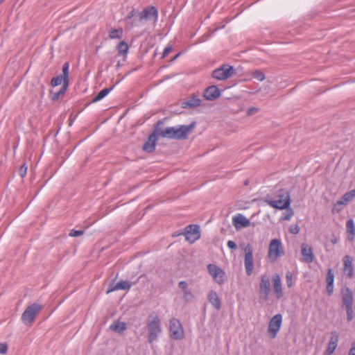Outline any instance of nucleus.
<instances>
[{"label": "nucleus", "mask_w": 355, "mask_h": 355, "mask_svg": "<svg viewBox=\"0 0 355 355\" xmlns=\"http://www.w3.org/2000/svg\"><path fill=\"white\" fill-rule=\"evenodd\" d=\"M232 223L236 230L248 227L250 225V220L241 214H237L233 216Z\"/></svg>", "instance_id": "obj_17"}, {"label": "nucleus", "mask_w": 355, "mask_h": 355, "mask_svg": "<svg viewBox=\"0 0 355 355\" xmlns=\"http://www.w3.org/2000/svg\"><path fill=\"white\" fill-rule=\"evenodd\" d=\"M230 248L232 250H236L238 247V245H228Z\"/></svg>", "instance_id": "obj_48"}, {"label": "nucleus", "mask_w": 355, "mask_h": 355, "mask_svg": "<svg viewBox=\"0 0 355 355\" xmlns=\"http://www.w3.org/2000/svg\"><path fill=\"white\" fill-rule=\"evenodd\" d=\"M169 334L173 340H182L184 338V332L180 321L173 318L169 321Z\"/></svg>", "instance_id": "obj_7"}, {"label": "nucleus", "mask_w": 355, "mask_h": 355, "mask_svg": "<svg viewBox=\"0 0 355 355\" xmlns=\"http://www.w3.org/2000/svg\"><path fill=\"white\" fill-rule=\"evenodd\" d=\"M42 306L36 303L27 306L21 315L22 321L26 324H31L36 315L42 311Z\"/></svg>", "instance_id": "obj_6"}, {"label": "nucleus", "mask_w": 355, "mask_h": 355, "mask_svg": "<svg viewBox=\"0 0 355 355\" xmlns=\"http://www.w3.org/2000/svg\"><path fill=\"white\" fill-rule=\"evenodd\" d=\"M196 126V123L193 122L189 125H180L178 128L168 127L165 129H160L159 135L164 138H168L172 139H185L187 138L189 134L193 130Z\"/></svg>", "instance_id": "obj_1"}, {"label": "nucleus", "mask_w": 355, "mask_h": 355, "mask_svg": "<svg viewBox=\"0 0 355 355\" xmlns=\"http://www.w3.org/2000/svg\"><path fill=\"white\" fill-rule=\"evenodd\" d=\"M288 213L284 216V220H290L293 215V211L291 209H287Z\"/></svg>", "instance_id": "obj_43"}, {"label": "nucleus", "mask_w": 355, "mask_h": 355, "mask_svg": "<svg viewBox=\"0 0 355 355\" xmlns=\"http://www.w3.org/2000/svg\"><path fill=\"white\" fill-rule=\"evenodd\" d=\"M346 227L347 233L349 234L348 238L351 237L350 239H352L355 235V225L354 220L352 219L348 220L346 223Z\"/></svg>", "instance_id": "obj_29"}, {"label": "nucleus", "mask_w": 355, "mask_h": 355, "mask_svg": "<svg viewBox=\"0 0 355 355\" xmlns=\"http://www.w3.org/2000/svg\"><path fill=\"white\" fill-rule=\"evenodd\" d=\"M269 244H281V242L279 239H272Z\"/></svg>", "instance_id": "obj_46"}, {"label": "nucleus", "mask_w": 355, "mask_h": 355, "mask_svg": "<svg viewBox=\"0 0 355 355\" xmlns=\"http://www.w3.org/2000/svg\"><path fill=\"white\" fill-rule=\"evenodd\" d=\"M111 88H105L103 90H101L92 100L93 103L97 102L101 99H103L104 97H105L109 92L112 90Z\"/></svg>", "instance_id": "obj_31"}, {"label": "nucleus", "mask_w": 355, "mask_h": 355, "mask_svg": "<svg viewBox=\"0 0 355 355\" xmlns=\"http://www.w3.org/2000/svg\"><path fill=\"white\" fill-rule=\"evenodd\" d=\"M286 285L288 288H291L293 284V274L291 272L288 271L286 274Z\"/></svg>", "instance_id": "obj_36"}, {"label": "nucleus", "mask_w": 355, "mask_h": 355, "mask_svg": "<svg viewBox=\"0 0 355 355\" xmlns=\"http://www.w3.org/2000/svg\"><path fill=\"white\" fill-rule=\"evenodd\" d=\"M348 355H355V342L352 343Z\"/></svg>", "instance_id": "obj_44"}, {"label": "nucleus", "mask_w": 355, "mask_h": 355, "mask_svg": "<svg viewBox=\"0 0 355 355\" xmlns=\"http://www.w3.org/2000/svg\"><path fill=\"white\" fill-rule=\"evenodd\" d=\"M28 166L26 164H24L21 166L19 170V174L21 178H24L27 173Z\"/></svg>", "instance_id": "obj_39"}, {"label": "nucleus", "mask_w": 355, "mask_h": 355, "mask_svg": "<svg viewBox=\"0 0 355 355\" xmlns=\"http://www.w3.org/2000/svg\"><path fill=\"white\" fill-rule=\"evenodd\" d=\"M355 198V189L351 190L345 193L341 199L338 200L333 208V211H340L342 209V206L347 205L349 202Z\"/></svg>", "instance_id": "obj_16"}, {"label": "nucleus", "mask_w": 355, "mask_h": 355, "mask_svg": "<svg viewBox=\"0 0 355 355\" xmlns=\"http://www.w3.org/2000/svg\"><path fill=\"white\" fill-rule=\"evenodd\" d=\"M265 202L273 208L278 209H288L291 205L290 195L288 191L280 189L277 191L275 199H265Z\"/></svg>", "instance_id": "obj_5"}, {"label": "nucleus", "mask_w": 355, "mask_h": 355, "mask_svg": "<svg viewBox=\"0 0 355 355\" xmlns=\"http://www.w3.org/2000/svg\"><path fill=\"white\" fill-rule=\"evenodd\" d=\"M234 74V68L232 66L224 64L212 72V77L218 80H225Z\"/></svg>", "instance_id": "obj_10"}, {"label": "nucleus", "mask_w": 355, "mask_h": 355, "mask_svg": "<svg viewBox=\"0 0 355 355\" xmlns=\"http://www.w3.org/2000/svg\"><path fill=\"white\" fill-rule=\"evenodd\" d=\"M178 288L181 289L183 294L184 302L189 303L194 299V295L191 290L189 288V284L186 281H181L178 283Z\"/></svg>", "instance_id": "obj_18"}, {"label": "nucleus", "mask_w": 355, "mask_h": 355, "mask_svg": "<svg viewBox=\"0 0 355 355\" xmlns=\"http://www.w3.org/2000/svg\"><path fill=\"white\" fill-rule=\"evenodd\" d=\"M272 280L274 286V293L277 299H280L283 296L281 277L278 274H275L273 276Z\"/></svg>", "instance_id": "obj_22"}, {"label": "nucleus", "mask_w": 355, "mask_h": 355, "mask_svg": "<svg viewBox=\"0 0 355 355\" xmlns=\"http://www.w3.org/2000/svg\"><path fill=\"white\" fill-rule=\"evenodd\" d=\"M201 100L196 96H193L190 99L182 103L183 107H196L200 106Z\"/></svg>", "instance_id": "obj_28"}, {"label": "nucleus", "mask_w": 355, "mask_h": 355, "mask_svg": "<svg viewBox=\"0 0 355 355\" xmlns=\"http://www.w3.org/2000/svg\"><path fill=\"white\" fill-rule=\"evenodd\" d=\"M302 254L303 256L304 261L306 263H311L314 259L313 250L310 245H302Z\"/></svg>", "instance_id": "obj_26"}, {"label": "nucleus", "mask_w": 355, "mask_h": 355, "mask_svg": "<svg viewBox=\"0 0 355 355\" xmlns=\"http://www.w3.org/2000/svg\"><path fill=\"white\" fill-rule=\"evenodd\" d=\"M158 19V10L153 6H147L139 13V21H152L155 24Z\"/></svg>", "instance_id": "obj_9"}, {"label": "nucleus", "mask_w": 355, "mask_h": 355, "mask_svg": "<svg viewBox=\"0 0 355 355\" xmlns=\"http://www.w3.org/2000/svg\"><path fill=\"white\" fill-rule=\"evenodd\" d=\"M250 74L254 78L259 81H263L266 78L265 74L259 70L252 71Z\"/></svg>", "instance_id": "obj_34"}, {"label": "nucleus", "mask_w": 355, "mask_h": 355, "mask_svg": "<svg viewBox=\"0 0 355 355\" xmlns=\"http://www.w3.org/2000/svg\"><path fill=\"white\" fill-rule=\"evenodd\" d=\"M132 284L126 281H121L116 284L112 282L109 285L107 293L118 291V290H129Z\"/></svg>", "instance_id": "obj_23"}, {"label": "nucleus", "mask_w": 355, "mask_h": 355, "mask_svg": "<svg viewBox=\"0 0 355 355\" xmlns=\"http://www.w3.org/2000/svg\"><path fill=\"white\" fill-rule=\"evenodd\" d=\"M282 322V316L278 313L273 316L269 321L268 332L271 338H275L279 331Z\"/></svg>", "instance_id": "obj_12"}, {"label": "nucleus", "mask_w": 355, "mask_h": 355, "mask_svg": "<svg viewBox=\"0 0 355 355\" xmlns=\"http://www.w3.org/2000/svg\"><path fill=\"white\" fill-rule=\"evenodd\" d=\"M85 233L84 230H71L70 232L69 233V236L71 237H77L83 236Z\"/></svg>", "instance_id": "obj_37"}, {"label": "nucleus", "mask_w": 355, "mask_h": 355, "mask_svg": "<svg viewBox=\"0 0 355 355\" xmlns=\"http://www.w3.org/2000/svg\"><path fill=\"white\" fill-rule=\"evenodd\" d=\"M220 96V91L215 85L208 87L204 92L203 96L206 100L214 101Z\"/></svg>", "instance_id": "obj_20"}, {"label": "nucleus", "mask_w": 355, "mask_h": 355, "mask_svg": "<svg viewBox=\"0 0 355 355\" xmlns=\"http://www.w3.org/2000/svg\"><path fill=\"white\" fill-rule=\"evenodd\" d=\"M284 254L282 245H269L268 258L271 262L277 261V258Z\"/></svg>", "instance_id": "obj_19"}, {"label": "nucleus", "mask_w": 355, "mask_h": 355, "mask_svg": "<svg viewBox=\"0 0 355 355\" xmlns=\"http://www.w3.org/2000/svg\"><path fill=\"white\" fill-rule=\"evenodd\" d=\"M245 252L244 265L245 268L246 274L250 275L252 273L254 268L253 257H252V248L251 245H245L243 248Z\"/></svg>", "instance_id": "obj_14"}, {"label": "nucleus", "mask_w": 355, "mask_h": 355, "mask_svg": "<svg viewBox=\"0 0 355 355\" xmlns=\"http://www.w3.org/2000/svg\"><path fill=\"white\" fill-rule=\"evenodd\" d=\"M123 36V29H112L110 31L109 37L110 39H121Z\"/></svg>", "instance_id": "obj_32"}, {"label": "nucleus", "mask_w": 355, "mask_h": 355, "mask_svg": "<svg viewBox=\"0 0 355 355\" xmlns=\"http://www.w3.org/2000/svg\"><path fill=\"white\" fill-rule=\"evenodd\" d=\"M270 280L267 274L261 276V281L259 287V297L260 300L266 301L270 293Z\"/></svg>", "instance_id": "obj_8"}, {"label": "nucleus", "mask_w": 355, "mask_h": 355, "mask_svg": "<svg viewBox=\"0 0 355 355\" xmlns=\"http://www.w3.org/2000/svg\"><path fill=\"white\" fill-rule=\"evenodd\" d=\"M338 334L336 331H334L331 333V338L329 342H333V343L336 345H338Z\"/></svg>", "instance_id": "obj_38"}, {"label": "nucleus", "mask_w": 355, "mask_h": 355, "mask_svg": "<svg viewBox=\"0 0 355 355\" xmlns=\"http://www.w3.org/2000/svg\"><path fill=\"white\" fill-rule=\"evenodd\" d=\"M159 132H160V129L157 126L154 132L148 137V140L144 143L143 146V150L144 151L152 153L155 150Z\"/></svg>", "instance_id": "obj_15"}, {"label": "nucleus", "mask_w": 355, "mask_h": 355, "mask_svg": "<svg viewBox=\"0 0 355 355\" xmlns=\"http://www.w3.org/2000/svg\"><path fill=\"white\" fill-rule=\"evenodd\" d=\"M110 329L118 334H123L127 329V324L124 322L116 320L110 325Z\"/></svg>", "instance_id": "obj_27"}, {"label": "nucleus", "mask_w": 355, "mask_h": 355, "mask_svg": "<svg viewBox=\"0 0 355 355\" xmlns=\"http://www.w3.org/2000/svg\"><path fill=\"white\" fill-rule=\"evenodd\" d=\"M334 274L331 268H329L326 276L327 291L329 296H331L334 292Z\"/></svg>", "instance_id": "obj_25"}, {"label": "nucleus", "mask_w": 355, "mask_h": 355, "mask_svg": "<svg viewBox=\"0 0 355 355\" xmlns=\"http://www.w3.org/2000/svg\"><path fill=\"white\" fill-rule=\"evenodd\" d=\"M173 237L180 236L178 241H186L189 243H193L200 237V227L198 225H189L182 232H175Z\"/></svg>", "instance_id": "obj_4"}, {"label": "nucleus", "mask_w": 355, "mask_h": 355, "mask_svg": "<svg viewBox=\"0 0 355 355\" xmlns=\"http://www.w3.org/2000/svg\"><path fill=\"white\" fill-rule=\"evenodd\" d=\"M172 51L171 46H167L164 50V52L162 53V58L166 57Z\"/></svg>", "instance_id": "obj_42"}, {"label": "nucleus", "mask_w": 355, "mask_h": 355, "mask_svg": "<svg viewBox=\"0 0 355 355\" xmlns=\"http://www.w3.org/2000/svg\"><path fill=\"white\" fill-rule=\"evenodd\" d=\"M69 62H65L62 66V73L65 76L64 85H62L59 92L53 94L52 99L54 101L58 100L60 98L62 97L67 91V87L69 85Z\"/></svg>", "instance_id": "obj_13"}, {"label": "nucleus", "mask_w": 355, "mask_h": 355, "mask_svg": "<svg viewBox=\"0 0 355 355\" xmlns=\"http://www.w3.org/2000/svg\"><path fill=\"white\" fill-rule=\"evenodd\" d=\"M118 53L119 55H125L128 51V45L125 42L121 41L117 46Z\"/></svg>", "instance_id": "obj_30"}, {"label": "nucleus", "mask_w": 355, "mask_h": 355, "mask_svg": "<svg viewBox=\"0 0 355 355\" xmlns=\"http://www.w3.org/2000/svg\"><path fill=\"white\" fill-rule=\"evenodd\" d=\"M64 81H65V76H64V75L62 73V75L58 76L57 77L53 78L51 80V85H52L53 87H55V86L60 85H61V84H62V83H63V85H64Z\"/></svg>", "instance_id": "obj_33"}, {"label": "nucleus", "mask_w": 355, "mask_h": 355, "mask_svg": "<svg viewBox=\"0 0 355 355\" xmlns=\"http://www.w3.org/2000/svg\"><path fill=\"white\" fill-rule=\"evenodd\" d=\"M209 302L216 309L220 310L221 309V301L219 298L217 293L215 291H210L207 296Z\"/></svg>", "instance_id": "obj_24"}, {"label": "nucleus", "mask_w": 355, "mask_h": 355, "mask_svg": "<svg viewBox=\"0 0 355 355\" xmlns=\"http://www.w3.org/2000/svg\"><path fill=\"white\" fill-rule=\"evenodd\" d=\"M259 111V109L257 107H250L247 110V115L248 116H252L257 113Z\"/></svg>", "instance_id": "obj_40"}, {"label": "nucleus", "mask_w": 355, "mask_h": 355, "mask_svg": "<svg viewBox=\"0 0 355 355\" xmlns=\"http://www.w3.org/2000/svg\"><path fill=\"white\" fill-rule=\"evenodd\" d=\"M337 345H334L333 342H329L328 344V347L324 352L325 355H331L335 351Z\"/></svg>", "instance_id": "obj_35"}, {"label": "nucleus", "mask_w": 355, "mask_h": 355, "mask_svg": "<svg viewBox=\"0 0 355 355\" xmlns=\"http://www.w3.org/2000/svg\"><path fill=\"white\" fill-rule=\"evenodd\" d=\"M177 57H178V55H175V57L173 58V60H174L175 58H176Z\"/></svg>", "instance_id": "obj_50"}, {"label": "nucleus", "mask_w": 355, "mask_h": 355, "mask_svg": "<svg viewBox=\"0 0 355 355\" xmlns=\"http://www.w3.org/2000/svg\"><path fill=\"white\" fill-rule=\"evenodd\" d=\"M341 307L345 309L347 314V320L350 322L354 318V293L352 289L345 286L340 290Z\"/></svg>", "instance_id": "obj_3"}, {"label": "nucleus", "mask_w": 355, "mask_h": 355, "mask_svg": "<svg viewBox=\"0 0 355 355\" xmlns=\"http://www.w3.org/2000/svg\"><path fill=\"white\" fill-rule=\"evenodd\" d=\"M291 232H292L293 234H297V233H298V232H299V227H298L297 226H296V227H295L294 228H292V229L291 230Z\"/></svg>", "instance_id": "obj_47"}, {"label": "nucleus", "mask_w": 355, "mask_h": 355, "mask_svg": "<svg viewBox=\"0 0 355 355\" xmlns=\"http://www.w3.org/2000/svg\"><path fill=\"white\" fill-rule=\"evenodd\" d=\"M207 270L209 274L217 284L221 285L226 281L225 272L216 265L211 263L208 264Z\"/></svg>", "instance_id": "obj_11"}, {"label": "nucleus", "mask_w": 355, "mask_h": 355, "mask_svg": "<svg viewBox=\"0 0 355 355\" xmlns=\"http://www.w3.org/2000/svg\"><path fill=\"white\" fill-rule=\"evenodd\" d=\"M8 350V345L6 343H0V354H5Z\"/></svg>", "instance_id": "obj_41"}, {"label": "nucleus", "mask_w": 355, "mask_h": 355, "mask_svg": "<svg viewBox=\"0 0 355 355\" xmlns=\"http://www.w3.org/2000/svg\"><path fill=\"white\" fill-rule=\"evenodd\" d=\"M135 13H136V12H135V9H132V10H131L128 14V15H127V17H126V19H132V18L135 16Z\"/></svg>", "instance_id": "obj_45"}, {"label": "nucleus", "mask_w": 355, "mask_h": 355, "mask_svg": "<svg viewBox=\"0 0 355 355\" xmlns=\"http://www.w3.org/2000/svg\"><path fill=\"white\" fill-rule=\"evenodd\" d=\"M147 337L149 343L155 341L162 333L161 320L157 315L150 314L146 319Z\"/></svg>", "instance_id": "obj_2"}, {"label": "nucleus", "mask_w": 355, "mask_h": 355, "mask_svg": "<svg viewBox=\"0 0 355 355\" xmlns=\"http://www.w3.org/2000/svg\"><path fill=\"white\" fill-rule=\"evenodd\" d=\"M343 262H344L343 272L347 276V277L352 278L354 275L352 258L349 255H346L343 258Z\"/></svg>", "instance_id": "obj_21"}, {"label": "nucleus", "mask_w": 355, "mask_h": 355, "mask_svg": "<svg viewBox=\"0 0 355 355\" xmlns=\"http://www.w3.org/2000/svg\"><path fill=\"white\" fill-rule=\"evenodd\" d=\"M227 244H235V243L232 241H229Z\"/></svg>", "instance_id": "obj_49"}]
</instances>
